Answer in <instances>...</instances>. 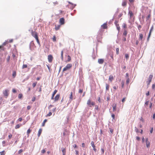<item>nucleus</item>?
I'll use <instances>...</instances> for the list:
<instances>
[{"label": "nucleus", "instance_id": "f257e3e1", "mask_svg": "<svg viewBox=\"0 0 155 155\" xmlns=\"http://www.w3.org/2000/svg\"><path fill=\"white\" fill-rule=\"evenodd\" d=\"M153 77V75H152L150 74L149 75V78H148V81L146 82V83L147 85L150 84V83Z\"/></svg>", "mask_w": 155, "mask_h": 155}, {"label": "nucleus", "instance_id": "f03ea898", "mask_svg": "<svg viewBox=\"0 0 155 155\" xmlns=\"http://www.w3.org/2000/svg\"><path fill=\"white\" fill-rule=\"evenodd\" d=\"M87 104L89 107H91L92 106H94V103L93 102H91V100L89 99L87 101Z\"/></svg>", "mask_w": 155, "mask_h": 155}, {"label": "nucleus", "instance_id": "7ed1b4c3", "mask_svg": "<svg viewBox=\"0 0 155 155\" xmlns=\"http://www.w3.org/2000/svg\"><path fill=\"white\" fill-rule=\"evenodd\" d=\"M9 91V90L7 89H5L3 91V94L4 96L6 97H7L8 95V92Z\"/></svg>", "mask_w": 155, "mask_h": 155}, {"label": "nucleus", "instance_id": "20e7f679", "mask_svg": "<svg viewBox=\"0 0 155 155\" xmlns=\"http://www.w3.org/2000/svg\"><path fill=\"white\" fill-rule=\"evenodd\" d=\"M31 33L32 35L35 38L38 37L37 33L35 31H33V30H32Z\"/></svg>", "mask_w": 155, "mask_h": 155}, {"label": "nucleus", "instance_id": "39448f33", "mask_svg": "<svg viewBox=\"0 0 155 155\" xmlns=\"http://www.w3.org/2000/svg\"><path fill=\"white\" fill-rule=\"evenodd\" d=\"M48 60L49 62L51 63L52 62L53 57L52 55H49L48 56Z\"/></svg>", "mask_w": 155, "mask_h": 155}, {"label": "nucleus", "instance_id": "423d86ee", "mask_svg": "<svg viewBox=\"0 0 155 155\" xmlns=\"http://www.w3.org/2000/svg\"><path fill=\"white\" fill-rule=\"evenodd\" d=\"M91 144L92 147L93 148V150L95 152H96L97 151V149L95 148V146L94 144V142L93 141H92L91 143Z\"/></svg>", "mask_w": 155, "mask_h": 155}, {"label": "nucleus", "instance_id": "0eeeda50", "mask_svg": "<svg viewBox=\"0 0 155 155\" xmlns=\"http://www.w3.org/2000/svg\"><path fill=\"white\" fill-rule=\"evenodd\" d=\"M60 23L61 25H63L64 23V19L63 18H62L60 19Z\"/></svg>", "mask_w": 155, "mask_h": 155}, {"label": "nucleus", "instance_id": "6e6552de", "mask_svg": "<svg viewBox=\"0 0 155 155\" xmlns=\"http://www.w3.org/2000/svg\"><path fill=\"white\" fill-rule=\"evenodd\" d=\"M146 143L147 147L148 148L150 146V142L148 140L147 138L146 139Z\"/></svg>", "mask_w": 155, "mask_h": 155}, {"label": "nucleus", "instance_id": "1a4fd4ad", "mask_svg": "<svg viewBox=\"0 0 155 155\" xmlns=\"http://www.w3.org/2000/svg\"><path fill=\"white\" fill-rule=\"evenodd\" d=\"M104 62V60L103 59H99L98 62L99 64H102Z\"/></svg>", "mask_w": 155, "mask_h": 155}, {"label": "nucleus", "instance_id": "9d476101", "mask_svg": "<svg viewBox=\"0 0 155 155\" xmlns=\"http://www.w3.org/2000/svg\"><path fill=\"white\" fill-rule=\"evenodd\" d=\"M61 149L63 153V155H65L66 154V149L64 147H61Z\"/></svg>", "mask_w": 155, "mask_h": 155}, {"label": "nucleus", "instance_id": "9b49d317", "mask_svg": "<svg viewBox=\"0 0 155 155\" xmlns=\"http://www.w3.org/2000/svg\"><path fill=\"white\" fill-rule=\"evenodd\" d=\"M60 97V94H57L54 98V101H58Z\"/></svg>", "mask_w": 155, "mask_h": 155}, {"label": "nucleus", "instance_id": "f8f14e48", "mask_svg": "<svg viewBox=\"0 0 155 155\" xmlns=\"http://www.w3.org/2000/svg\"><path fill=\"white\" fill-rule=\"evenodd\" d=\"M127 33V31L125 29H124L123 35V36H126Z\"/></svg>", "mask_w": 155, "mask_h": 155}, {"label": "nucleus", "instance_id": "ddd939ff", "mask_svg": "<svg viewBox=\"0 0 155 155\" xmlns=\"http://www.w3.org/2000/svg\"><path fill=\"white\" fill-rule=\"evenodd\" d=\"M42 129L41 128H40L38 131V137H39L41 135V132H42Z\"/></svg>", "mask_w": 155, "mask_h": 155}, {"label": "nucleus", "instance_id": "4468645a", "mask_svg": "<svg viewBox=\"0 0 155 155\" xmlns=\"http://www.w3.org/2000/svg\"><path fill=\"white\" fill-rule=\"evenodd\" d=\"M102 27L104 29H106L107 28V24L106 23H104L102 25H101Z\"/></svg>", "mask_w": 155, "mask_h": 155}, {"label": "nucleus", "instance_id": "2eb2a0df", "mask_svg": "<svg viewBox=\"0 0 155 155\" xmlns=\"http://www.w3.org/2000/svg\"><path fill=\"white\" fill-rule=\"evenodd\" d=\"M128 14L130 15V18L132 17L133 15V14L132 11H129Z\"/></svg>", "mask_w": 155, "mask_h": 155}, {"label": "nucleus", "instance_id": "dca6fc26", "mask_svg": "<svg viewBox=\"0 0 155 155\" xmlns=\"http://www.w3.org/2000/svg\"><path fill=\"white\" fill-rule=\"evenodd\" d=\"M69 69L72 66V64H68L66 66Z\"/></svg>", "mask_w": 155, "mask_h": 155}, {"label": "nucleus", "instance_id": "f3484780", "mask_svg": "<svg viewBox=\"0 0 155 155\" xmlns=\"http://www.w3.org/2000/svg\"><path fill=\"white\" fill-rule=\"evenodd\" d=\"M127 2L125 0L123 1L122 3V5L123 6H125L126 5Z\"/></svg>", "mask_w": 155, "mask_h": 155}, {"label": "nucleus", "instance_id": "a211bd4d", "mask_svg": "<svg viewBox=\"0 0 155 155\" xmlns=\"http://www.w3.org/2000/svg\"><path fill=\"white\" fill-rule=\"evenodd\" d=\"M116 105L115 104H113V106H112V107H113V111H115L116 110Z\"/></svg>", "mask_w": 155, "mask_h": 155}, {"label": "nucleus", "instance_id": "6ab92c4d", "mask_svg": "<svg viewBox=\"0 0 155 155\" xmlns=\"http://www.w3.org/2000/svg\"><path fill=\"white\" fill-rule=\"evenodd\" d=\"M35 39H36L37 43H38V44L39 45V47H40L41 45H40V43L39 41V39H38V37H36V38H35Z\"/></svg>", "mask_w": 155, "mask_h": 155}, {"label": "nucleus", "instance_id": "aec40b11", "mask_svg": "<svg viewBox=\"0 0 155 155\" xmlns=\"http://www.w3.org/2000/svg\"><path fill=\"white\" fill-rule=\"evenodd\" d=\"M22 124H18L17 125L15 128V129H18V128H19L21 126H22Z\"/></svg>", "mask_w": 155, "mask_h": 155}, {"label": "nucleus", "instance_id": "412c9836", "mask_svg": "<svg viewBox=\"0 0 155 155\" xmlns=\"http://www.w3.org/2000/svg\"><path fill=\"white\" fill-rule=\"evenodd\" d=\"M116 26L117 27V30H118V33H119L120 31V26H119V24H116Z\"/></svg>", "mask_w": 155, "mask_h": 155}, {"label": "nucleus", "instance_id": "4be33fe9", "mask_svg": "<svg viewBox=\"0 0 155 155\" xmlns=\"http://www.w3.org/2000/svg\"><path fill=\"white\" fill-rule=\"evenodd\" d=\"M67 57H68V59H67V61H66V62H69L71 60V57L70 56L68 55Z\"/></svg>", "mask_w": 155, "mask_h": 155}, {"label": "nucleus", "instance_id": "5701e85b", "mask_svg": "<svg viewBox=\"0 0 155 155\" xmlns=\"http://www.w3.org/2000/svg\"><path fill=\"white\" fill-rule=\"evenodd\" d=\"M31 131V130L30 128L28 129V130H27V133L28 136H29V134L30 133Z\"/></svg>", "mask_w": 155, "mask_h": 155}, {"label": "nucleus", "instance_id": "b1692460", "mask_svg": "<svg viewBox=\"0 0 155 155\" xmlns=\"http://www.w3.org/2000/svg\"><path fill=\"white\" fill-rule=\"evenodd\" d=\"M47 119H45L43 122L42 123V127H44L45 126V123H46L47 121Z\"/></svg>", "mask_w": 155, "mask_h": 155}, {"label": "nucleus", "instance_id": "393cba45", "mask_svg": "<svg viewBox=\"0 0 155 155\" xmlns=\"http://www.w3.org/2000/svg\"><path fill=\"white\" fill-rule=\"evenodd\" d=\"M63 51H62L61 52V60L62 61H63Z\"/></svg>", "mask_w": 155, "mask_h": 155}, {"label": "nucleus", "instance_id": "a878e982", "mask_svg": "<svg viewBox=\"0 0 155 155\" xmlns=\"http://www.w3.org/2000/svg\"><path fill=\"white\" fill-rule=\"evenodd\" d=\"M60 27V25H58L57 26L56 25L55 27V29L56 30H58L59 29Z\"/></svg>", "mask_w": 155, "mask_h": 155}, {"label": "nucleus", "instance_id": "bb28decb", "mask_svg": "<svg viewBox=\"0 0 155 155\" xmlns=\"http://www.w3.org/2000/svg\"><path fill=\"white\" fill-rule=\"evenodd\" d=\"M16 76V72L15 71H13L12 76L13 78H15Z\"/></svg>", "mask_w": 155, "mask_h": 155}, {"label": "nucleus", "instance_id": "cd10ccee", "mask_svg": "<svg viewBox=\"0 0 155 155\" xmlns=\"http://www.w3.org/2000/svg\"><path fill=\"white\" fill-rule=\"evenodd\" d=\"M143 38V35L142 34H139V39L142 40Z\"/></svg>", "mask_w": 155, "mask_h": 155}, {"label": "nucleus", "instance_id": "c85d7f7f", "mask_svg": "<svg viewBox=\"0 0 155 155\" xmlns=\"http://www.w3.org/2000/svg\"><path fill=\"white\" fill-rule=\"evenodd\" d=\"M72 92H71L69 97L70 99L71 100L70 101H71L72 100Z\"/></svg>", "mask_w": 155, "mask_h": 155}, {"label": "nucleus", "instance_id": "c756f323", "mask_svg": "<svg viewBox=\"0 0 155 155\" xmlns=\"http://www.w3.org/2000/svg\"><path fill=\"white\" fill-rule=\"evenodd\" d=\"M106 90H108L109 89V86L108 84H106Z\"/></svg>", "mask_w": 155, "mask_h": 155}, {"label": "nucleus", "instance_id": "7c9ffc66", "mask_svg": "<svg viewBox=\"0 0 155 155\" xmlns=\"http://www.w3.org/2000/svg\"><path fill=\"white\" fill-rule=\"evenodd\" d=\"M57 92V90H55L54 91L53 93L52 94V95L54 96V95Z\"/></svg>", "mask_w": 155, "mask_h": 155}, {"label": "nucleus", "instance_id": "2f4dec72", "mask_svg": "<svg viewBox=\"0 0 155 155\" xmlns=\"http://www.w3.org/2000/svg\"><path fill=\"white\" fill-rule=\"evenodd\" d=\"M119 48H116V54H119Z\"/></svg>", "mask_w": 155, "mask_h": 155}, {"label": "nucleus", "instance_id": "473e14b6", "mask_svg": "<svg viewBox=\"0 0 155 155\" xmlns=\"http://www.w3.org/2000/svg\"><path fill=\"white\" fill-rule=\"evenodd\" d=\"M135 132L137 133L139 132V130L136 127H135Z\"/></svg>", "mask_w": 155, "mask_h": 155}, {"label": "nucleus", "instance_id": "72a5a7b5", "mask_svg": "<svg viewBox=\"0 0 155 155\" xmlns=\"http://www.w3.org/2000/svg\"><path fill=\"white\" fill-rule=\"evenodd\" d=\"M5 152L4 150H3L2 152H0V155H5Z\"/></svg>", "mask_w": 155, "mask_h": 155}, {"label": "nucleus", "instance_id": "f704fd0d", "mask_svg": "<svg viewBox=\"0 0 155 155\" xmlns=\"http://www.w3.org/2000/svg\"><path fill=\"white\" fill-rule=\"evenodd\" d=\"M22 97V95L21 94H18V98L19 99H21Z\"/></svg>", "mask_w": 155, "mask_h": 155}, {"label": "nucleus", "instance_id": "c9c22d12", "mask_svg": "<svg viewBox=\"0 0 155 155\" xmlns=\"http://www.w3.org/2000/svg\"><path fill=\"white\" fill-rule=\"evenodd\" d=\"M125 57L126 59L127 60L129 58V56L128 54H125Z\"/></svg>", "mask_w": 155, "mask_h": 155}, {"label": "nucleus", "instance_id": "e433bc0d", "mask_svg": "<svg viewBox=\"0 0 155 155\" xmlns=\"http://www.w3.org/2000/svg\"><path fill=\"white\" fill-rule=\"evenodd\" d=\"M126 36H124L122 39V41H126Z\"/></svg>", "mask_w": 155, "mask_h": 155}, {"label": "nucleus", "instance_id": "4c0bfd02", "mask_svg": "<svg viewBox=\"0 0 155 155\" xmlns=\"http://www.w3.org/2000/svg\"><path fill=\"white\" fill-rule=\"evenodd\" d=\"M27 64H23L22 66V68L24 69L25 68H27Z\"/></svg>", "mask_w": 155, "mask_h": 155}, {"label": "nucleus", "instance_id": "58836bf2", "mask_svg": "<svg viewBox=\"0 0 155 155\" xmlns=\"http://www.w3.org/2000/svg\"><path fill=\"white\" fill-rule=\"evenodd\" d=\"M129 81H130L129 79V78H127L126 81V84H128L129 83Z\"/></svg>", "mask_w": 155, "mask_h": 155}, {"label": "nucleus", "instance_id": "ea45409f", "mask_svg": "<svg viewBox=\"0 0 155 155\" xmlns=\"http://www.w3.org/2000/svg\"><path fill=\"white\" fill-rule=\"evenodd\" d=\"M153 26L152 25L150 28V30L149 32L151 33L152 31L153 30Z\"/></svg>", "mask_w": 155, "mask_h": 155}, {"label": "nucleus", "instance_id": "a19ab883", "mask_svg": "<svg viewBox=\"0 0 155 155\" xmlns=\"http://www.w3.org/2000/svg\"><path fill=\"white\" fill-rule=\"evenodd\" d=\"M124 81H122L121 82V85H122V88H123L124 87Z\"/></svg>", "mask_w": 155, "mask_h": 155}, {"label": "nucleus", "instance_id": "79ce46f5", "mask_svg": "<svg viewBox=\"0 0 155 155\" xmlns=\"http://www.w3.org/2000/svg\"><path fill=\"white\" fill-rule=\"evenodd\" d=\"M113 79V77L112 76H110L109 77V80L110 81H112Z\"/></svg>", "mask_w": 155, "mask_h": 155}, {"label": "nucleus", "instance_id": "37998d69", "mask_svg": "<svg viewBox=\"0 0 155 155\" xmlns=\"http://www.w3.org/2000/svg\"><path fill=\"white\" fill-rule=\"evenodd\" d=\"M34 43H33V42H31L30 43V49L31 50V45H34Z\"/></svg>", "mask_w": 155, "mask_h": 155}, {"label": "nucleus", "instance_id": "c03bdc74", "mask_svg": "<svg viewBox=\"0 0 155 155\" xmlns=\"http://www.w3.org/2000/svg\"><path fill=\"white\" fill-rule=\"evenodd\" d=\"M122 27L123 28H125L127 27V25L126 24L124 23L123 24Z\"/></svg>", "mask_w": 155, "mask_h": 155}, {"label": "nucleus", "instance_id": "a18cd8bd", "mask_svg": "<svg viewBox=\"0 0 155 155\" xmlns=\"http://www.w3.org/2000/svg\"><path fill=\"white\" fill-rule=\"evenodd\" d=\"M68 69V68L66 66L65 67H64V68L63 71H65Z\"/></svg>", "mask_w": 155, "mask_h": 155}, {"label": "nucleus", "instance_id": "49530a36", "mask_svg": "<svg viewBox=\"0 0 155 155\" xmlns=\"http://www.w3.org/2000/svg\"><path fill=\"white\" fill-rule=\"evenodd\" d=\"M37 84V82H35V83H34L32 84V86L33 87H34L36 85V84Z\"/></svg>", "mask_w": 155, "mask_h": 155}, {"label": "nucleus", "instance_id": "de8ad7c7", "mask_svg": "<svg viewBox=\"0 0 155 155\" xmlns=\"http://www.w3.org/2000/svg\"><path fill=\"white\" fill-rule=\"evenodd\" d=\"M52 115V113L50 112L49 113L46 115V116H50Z\"/></svg>", "mask_w": 155, "mask_h": 155}, {"label": "nucleus", "instance_id": "09e8293b", "mask_svg": "<svg viewBox=\"0 0 155 155\" xmlns=\"http://www.w3.org/2000/svg\"><path fill=\"white\" fill-rule=\"evenodd\" d=\"M140 121H141L142 122H144V120L143 118V117H141L140 118Z\"/></svg>", "mask_w": 155, "mask_h": 155}, {"label": "nucleus", "instance_id": "8fccbe9b", "mask_svg": "<svg viewBox=\"0 0 155 155\" xmlns=\"http://www.w3.org/2000/svg\"><path fill=\"white\" fill-rule=\"evenodd\" d=\"M107 101L110 100V97L109 95L107 97Z\"/></svg>", "mask_w": 155, "mask_h": 155}, {"label": "nucleus", "instance_id": "3c124183", "mask_svg": "<svg viewBox=\"0 0 155 155\" xmlns=\"http://www.w3.org/2000/svg\"><path fill=\"white\" fill-rule=\"evenodd\" d=\"M111 117L113 119H114L115 118V115L114 114H112L111 115Z\"/></svg>", "mask_w": 155, "mask_h": 155}, {"label": "nucleus", "instance_id": "603ef678", "mask_svg": "<svg viewBox=\"0 0 155 155\" xmlns=\"http://www.w3.org/2000/svg\"><path fill=\"white\" fill-rule=\"evenodd\" d=\"M136 139L138 141H139L140 140V138L139 137L137 136L136 137Z\"/></svg>", "mask_w": 155, "mask_h": 155}, {"label": "nucleus", "instance_id": "864d4df0", "mask_svg": "<svg viewBox=\"0 0 155 155\" xmlns=\"http://www.w3.org/2000/svg\"><path fill=\"white\" fill-rule=\"evenodd\" d=\"M47 66L49 70V71L50 72H51V69L50 68V67L48 65H47Z\"/></svg>", "mask_w": 155, "mask_h": 155}, {"label": "nucleus", "instance_id": "5fc2aeb1", "mask_svg": "<svg viewBox=\"0 0 155 155\" xmlns=\"http://www.w3.org/2000/svg\"><path fill=\"white\" fill-rule=\"evenodd\" d=\"M99 109L97 105H95V109L96 110H98Z\"/></svg>", "mask_w": 155, "mask_h": 155}, {"label": "nucleus", "instance_id": "6e6d98bb", "mask_svg": "<svg viewBox=\"0 0 155 155\" xmlns=\"http://www.w3.org/2000/svg\"><path fill=\"white\" fill-rule=\"evenodd\" d=\"M23 152V150L22 149H20V150L18 151V153L19 154H20V153H21V152Z\"/></svg>", "mask_w": 155, "mask_h": 155}, {"label": "nucleus", "instance_id": "4d7b16f0", "mask_svg": "<svg viewBox=\"0 0 155 155\" xmlns=\"http://www.w3.org/2000/svg\"><path fill=\"white\" fill-rule=\"evenodd\" d=\"M141 28V26L140 25H139L138 26V28L139 30H140V29Z\"/></svg>", "mask_w": 155, "mask_h": 155}, {"label": "nucleus", "instance_id": "13d9d810", "mask_svg": "<svg viewBox=\"0 0 155 155\" xmlns=\"http://www.w3.org/2000/svg\"><path fill=\"white\" fill-rule=\"evenodd\" d=\"M83 91V90H82V89H80L79 90L78 92H79V93H82Z\"/></svg>", "mask_w": 155, "mask_h": 155}, {"label": "nucleus", "instance_id": "bf43d9fd", "mask_svg": "<svg viewBox=\"0 0 155 155\" xmlns=\"http://www.w3.org/2000/svg\"><path fill=\"white\" fill-rule=\"evenodd\" d=\"M152 88L153 89H154L155 88V84H153L152 86Z\"/></svg>", "mask_w": 155, "mask_h": 155}, {"label": "nucleus", "instance_id": "052dcab7", "mask_svg": "<svg viewBox=\"0 0 155 155\" xmlns=\"http://www.w3.org/2000/svg\"><path fill=\"white\" fill-rule=\"evenodd\" d=\"M101 150L102 151V154H103L104 153V150L103 148L101 149Z\"/></svg>", "mask_w": 155, "mask_h": 155}, {"label": "nucleus", "instance_id": "680f3d73", "mask_svg": "<svg viewBox=\"0 0 155 155\" xmlns=\"http://www.w3.org/2000/svg\"><path fill=\"white\" fill-rule=\"evenodd\" d=\"M45 151H46L45 149H43L41 151V152L42 153H45Z\"/></svg>", "mask_w": 155, "mask_h": 155}, {"label": "nucleus", "instance_id": "e2e57ef3", "mask_svg": "<svg viewBox=\"0 0 155 155\" xmlns=\"http://www.w3.org/2000/svg\"><path fill=\"white\" fill-rule=\"evenodd\" d=\"M149 101H146V102H145V105H148V104H149Z\"/></svg>", "mask_w": 155, "mask_h": 155}, {"label": "nucleus", "instance_id": "0e129e2a", "mask_svg": "<svg viewBox=\"0 0 155 155\" xmlns=\"http://www.w3.org/2000/svg\"><path fill=\"white\" fill-rule=\"evenodd\" d=\"M109 130H110V132L111 133H113V130L112 129L110 128H109Z\"/></svg>", "mask_w": 155, "mask_h": 155}, {"label": "nucleus", "instance_id": "69168bd1", "mask_svg": "<svg viewBox=\"0 0 155 155\" xmlns=\"http://www.w3.org/2000/svg\"><path fill=\"white\" fill-rule=\"evenodd\" d=\"M153 127H152L151 129L150 130V132L151 134L152 133L153 131Z\"/></svg>", "mask_w": 155, "mask_h": 155}, {"label": "nucleus", "instance_id": "338daca9", "mask_svg": "<svg viewBox=\"0 0 155 155\" xmlns=\"http://www.w3.org/2000/svg\"><path fill=\"white\" fill-rule=\"evenodd\" d=\"M56 38L55 36H54L53 38V40L54 41H56Z\"/></svg>", "mask_w": 155, "mask_h": 155}, {"label": "nucleus", "instance_id": "774afa93", "mask_svg": "<svg viewBox=\"0 0 155 155\" xmlns=\"http://www.w3.org/2000/svg\"><path fill=\"white\" fill-rule=\"evenodd\" d=\"M35 97H34L32 99V101L34 102L35 101Z\"/></svg>", "mask_w": 155, "mask_h": 155}]
</instances>
